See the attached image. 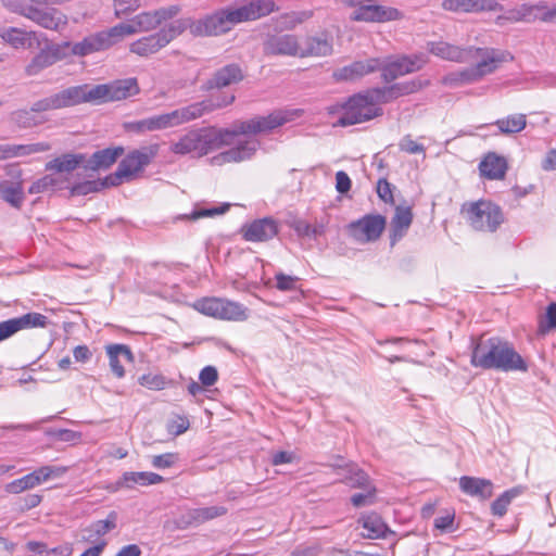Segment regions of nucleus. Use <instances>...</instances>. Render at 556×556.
I'll return each instance as SVG.
<instances>
[{"label":"nucleus","mask_w":556,"mask_h":556,"mask_svg":"<svg viewBox=\"0 0 556 556\" xmlns=\"http://www.w3.org/2000/svg\"><path fill=\"white\" fill-rule=\"evenodd\" d=\"M271 0H250L238 7L218 10L203 18H179L184 31L189 29L193 36H217L229 31L235 25L254 21L274 11Z\"/></svg>","instance_id":"1"},{"label":"nucleus","mask_w":556,"mask_h":556,"mask_svg":"<svg viewBox=\"0 0 556 556\" xmlns=\"http://www.w3.org/2000/svg\"><path fill=\"white\" fill-rule=\"evenodd\" d=\"M471 365L502 371H527L528 365L510 343L497 337L479 339L471 354Z\"/></svg>","instance_id":"2"},{"label":"nucleus","mask_w":556,"mask_h":556,"mask_svg":"<svg viewBox=\"0 0 556 556\" xmlns=\"http://www.w3.org/2000/svg\"><path fill=\"white\" fill-rule=\"evenodd\" d=\"M479 53L469 63H475L473 66L451 73L442 78V84L445 86H460L471 84L480 80L484 76L493 73L498 66L511 60L508 52H504L491 48H478Z\"/></svg>","instance_id":"3"},{"label":"nucleus","mask_w":556,"mask_h":556,"mask_svg":"<svg viewBox=\"0 0 556 556\" xmlns=\"http://www.w3.org/2000/svg\"><path fill=\"white\" fill-rule=\"evenodd\" d=\"M227 132H219L217 127H202L187 131L175 142L170 143L169 150L174 154L204 156L214 150L223 148Z\"/></svg>","instance_id":"4"},{"label":"nucleus","mask_w":556,"mask_h":556,"mask_svg":"<svg viewBox=\"0 0 556 556\" xmlns=\"http://www.w3.org/2000/svg\"><path fill=\"white\" fill-rule=\"evenodd\" d=\"M236 100L235 94L225 93L218 97H211L210 99L191 103L170 112L159 114L161 119V127L163 130L168 128L178 127L186 123L200 118L206 113L223 109L232 104Z\"/></svg>","instance_id":"5"},{"label":"nucleus","mask_w":556,"mask_h":556,"mask_svg":"<svg viewBox=\"0 0 556 556\" xmlns=\"http://www.w3.org/2000/svg\"><path fill=\"white\" fill-rule=\"evenodd\" d=\"M159 148V144L154 143L129 152L121 161L116 172L105 178L104 184L118 186L123 181L132 180L156 156Z\"/></svg>","instance_id":"6"},{"label":"nucleus","mask_w":556,"mask_h":556,"mask_svg":"<svg viewBox=\"0 0 556 556\" xmlns=\"http://www.w3.org/2000/svg\"><path fill=\"white\" fill-rule=\"evenodd\" d=\"M382 115V109L377 106L369 90L349 98L342 105V114L337 125L346 127L361 124Z\"/></svg>","instance_id":"7"},{"label":"nucleus","mask_w":556,"mask_h":556,"mask_svg":"<svg viewBox=\"0 0 556 556\" xmlns=\"http://www.w3.org/2000/svg\"><path fill=\"white\" fill-rule=\"evenodd\" d=\"M84 87V102H111L121 101L139 93L140 88L137 78L129 77L116 79L109 84L97 85L92 88Z\"/></svg>","instance_id":"8"},{"label":"nucleus","mask_w":556,"mask_h":556,"mask_svg":"<svg viewBox=\"0 0 556 556\" xmlns=\"http://www.w3.org/2000/svg\"><path fill=\"white\" fill-rule=\"evenodd\" d=\"M184 33V24L176 20L157 33L141 37L129 45V51L141 58L156 54Z\"/></svg>","instance_id":"9"},{"label":"nucleus","mask_w":556,"mask_h":556,"mask_svg":"<svg viewBox=\"0 0 556 556\" xmlns=\"http://www.w3.org/2000/svg\"><path fill=\"white\" fill-rule=\"evenodd\" d=\"M342 3L354 9L351 14L353 21L384 23L403 17L397 9L378 4L375 0H342Z\"/></svg>","instance_id":"10"},{"label":"nucleus","mask_w":556,"mask_h":556,"mask_svg":"<svg viewBox=\"0 0 556 556\" xmlns=\"http://www.w3.org/2000/svg\"><path fill=\"white\" fill-rule=\"evenodd\" d=\"M193 307L201 314L224 320H245L247 308L240 303L220 298H203L194 302Z\"/></svg>","instance_id":"11"},{"label":"nucleus","mask_w":556,"mask_h":556,"mask_svg":"<svg viewBox=\"0 0 556 556\" xmlns=\"http://www.w3.org/2000/svg\"><path fill=\"white\" fill-rule=\"evenodd\" d=\"M467 214L471 227L479 231L493 232L504 222L500 206L488 201L470 204Z\"/></svg>","instance_id":"12"},{"label":"nucleus","mask_w":556,"mask_h":556,"mask_svg":"<svg viewBox=\"0 0 556 556\" xmlns=\"http://www.w3.org/2000/svg\"><path fill=\"white\" fill-rule=\"evenodd\" d=\"M84 87L76 86L64 89L33 103L31 111L42 113L52 110H60L84 102Z\"/></svg>","instance_id":"13"},{"label":"nucleus","mask_w":556,"mask_h":556,"mask_svg":"<svg viewBox=\"0 0 556 556\" xmlns=\"http://www.w3.org/2000/svg\"><path fill=\"white\" fill-rule=\"evenodd\" d=\"M84 87L76 86L64 89L33 103L31 111L42 113L52 110H60L84 102Z\"/></svg>","instance_id":"14"},{"label":"nucleus","mask_w":556,"mask_h":556,"mask_svg":"<svg viewBox=\"0 0 556 556\" xmlns=\"http://www.w3.org/2000/svg\"><path fill=\"white\" fill-rule=\"evenodd\" d=\"M386 228V218L381 215H366L349 225L350 235L361 243L379 239Z\"/></svg>","instance_id":"15"},{"label":"nucleus","mask_w":556,"mask_h":556,"mask_svg":"<svg viewBox=\"0 0 556 556\" xmlns=\"http://www.w3.org/2000/svg\"><path fill=\"white\" fill-rule=\"evenodd\" d=\"M425 63L426 61L420 56H401L389 62L380 60L378 71H381L382 79L390 83L401 76L419 71Z\"/></svg>","instance_id":"16"},{"label":"nucleus","mask_w":556,"mask_h":556,"mask_svg":"<svg viewBox=\"0 0 556 556\" xmlns=\"http://www.w3.org/2000/svg\"><path fill=\"white\" fill-rule=\"evenodd\" d=\"M62 45V49L66 51V58L68 56H87L96 52L104 51L110 47V42L106 39L104 31H99L85 37L79 42L65 41Z\"/></svg>","instance_id":"17"},{"label":"nucleus","mask_w":556,"mask_h":556,"mask_svg":"<svg viewBox=\"0 0 556 556\" xmlns=\"http://www.w3.org/2000/svg\"><path fill=\"white\" fill-rule=\"evenodd\" d=\"M266 55L301 58V45L295 35L277 34L269 36L263 47Z\"/></svg>","instance_id":"18"},{"label":"nucleus","mask_w":556,"mask_h":556,"mask_svg":"<svg viewBox=\"0 0 556 556\" xmlns=\"http://www.w3.org/2000/svg\"><path fill=\"white\" fill-rule=\"evenodd\" d=\"M475 47H458L446 41H432L428 43V51L446 61L456 63H469L475 54L479 53Z\"/></svg>","instance_id":"19"},{"label":"nucleus","mask_w":556,"mask_h":556,"mask_svg":"<svg viewBox=\"0 0 556 556\" xmlns=\"http://www.w3.org/2000/svg\"><path fill=\"white\" fill-rule=\"evenodd\" d=\"M179 12V8L172 5L168 8H161L151 12H143L134 16L130 22L136 34L147 33L156 29L163 22L173 18Z\"/></svg>","instance_id":"20"},{"label":"nucleus","mask_w":556,"mask_h":556,"mask_svg":"<svg viewBox=\"0 0 556 556\" xmlns=\"http://www.w3.org/2000/svg\"><path fill=\"white\" fill-rule=\"evenodd\" d=\"M48 325V317L40 313H27L23 316L0 323V342L10 338L20 330Z\"/></svg>","instance_id":"21"},{"label":"nucleus","mask_w":556,"mask_h":556,"mask_svg":"<svg viewBox=\"0 0 556 556\" xmlns=\"http://www.w3.org/2000/svg\"><path fill=\"white\" fill-rule=\"evenodd\" d=\"M260 148V142L254 139L244 140L238 143L236 147L220 152L217 155H214L210 162L214 166H222L226 163H237L242 162L252 157L257 149Z\"/></svg>","instance_id":"22"},{"label":"nucleus","mask_w":556,"mask_h":556,"mask_svg":"<svg viewBox=\"0 0 556 556\" xmlns=\"http://www.w3.org/2000/svg\"><path fill=\"white\" fill-rule=\"evenodd\" d=\"M22 14L47 29L59 30L67 24L66 15L55 9L29 7Z\"/></svg>","instance_id":"23"},{"label":"nucleus","mask_w":556,"mask_h":556,"mask_svg":"<svg viewBox=\"0 0 556 556\" xmlns=\"http://www.w3.org/2000/svg\"><path fill=\"white\" fill-rule=\"evenodd\" d=\"M65 58L66 51L62 49V45H58L50 49H42L25 66V75L28 77L37 76L43 70Z\"/></svg>","instance_id":"24"},{"label":"nucleus","mask_w":556,"mask_h":556,"mask_svg":"<svg viewBox=\"0 0 556 556\" xmlns=\"http://www.w3.org/2000/svg\"><path fill=\"white\" fill-rule=\"evenodd\" d=\"M244 74L237 64H228L217 70L201 87L204 91L222 89L243 80Z\"/></svg>","instance_id":"25"},{"label":"nucleus","mask_w":556,"mask_h":556,"mask_svg":"<svg viewBox=\"0 0 556 556\" xmlns=\"http://www.w3.org/2000/svg\"><path fill=\"white\" fill-rule=\"evenodd\" d=\"M247 241L262 242L273 239L278 233V225L275 219L265 217L245 224L241 228Z\"/></svg>","instance_id":"26"},{"label":"nucleus","mask_w":556,"mask_h":556,"mask_svg":"<svg viewBox=\"0 0 556 556\" xmlns=\"http://www.w3.org/2000/svg\"><path fill=\"white\" fill-rule=\"evenodd\" d=\"M442 8L452 12L479 13L503 10L496 0H443Z\"/></svg>","instance_id":"27"},{"label":"nucleus","mask_w":556,"mask_h":556,"mask_svg":"<svg viewBox=\"0 0 556 556\" xmlns=\"http://www.w3.org/2000/svg\"><path fill=\"white\" fill-rule=\"evenodd\" d=\"M226 514L227 508L224 506L193 508L182 514L179 522L184 527L198 526L214 518L222 517Z\"/></svg>","instance_id":"28"},{"label":"nucleus","mask_w":556,"mask_h":556,"mask_svg":"<svg viewBox=\"0 0 556 556\" xmlns=\"http://www.w3.org/2000/svg\"><path fill=\"white\" fill-rule=\"evenodd\" d=\"M380 59H368L365 61H356L344 66L334 73L338 80H354L369 73L378 71Z\"/></svg>","instance_id":"29"},{"label":"nucleus","mask_w":556,"mask_h":556,"mask_svg":"<svg viewBox=\"0 0 556 556\" xmlns=\"http://www.w3.org/2000/svg\"><path fill=\"white\" fill-rule=\"evenodd\" d=\"M332 37L328 34L307 37L304 47L301 46V58L327 56L332 53Z\"/></svg>","instance_id":"30"},{"label":"nucleus","mask_w":556,"mask_h":556,"mask_svg":"<svg viewBox=\"0 0 556 556\" xmlns=\"http://www.w3.org/2000/svg\"><path fill=\"white\" fill-rule=\"evenodd\" d=\"M460 490L470 496L486 501L493 494V483L488 479L464 476L459 479Z\"/></svg>","instance_id":"31"},{"label":"nucleus","mask_w":556,"mask_h":556,"mask_svg":"<svg viewBox=\"0 0 556 556\" xmlns=\"http://www.w3.org/2000/svg\"><path fill=\"white\" fill-rule=\"evenodd\" d=\"M124 154L123 147L106 148L96 151L84 164L85 169L99 170L106 169L113 165L116 160Z\"/></svg>","instance_id":"32"},{"label":"nucleus","mask_w":556,"mask_h":556,"mask_svg":"<svg viewBox=\"0 0 556 556\" xmlns=\"http://www.w3.org/2000/svg\"><path fill=\"white\" fill-rule=\"evenodd\" d=\"M164 481V478L155 472L147 471H126L116 481L117 489H132L136 484L147 486L159 484Z\"/></svg>","instance_id":"33"},{"label":"nucleus","mask_w":556,"mask_h":556,"mask_svg":"<svg viewBox=\"0 0 556 556\" xmlns=\"http://www.w3.org/2000/svg\"><path fill=\"white\" fill-rule=\"evenodd\" d=\"M298 116L299 111L296 110H277L266 116H257L260 131L261 134H269Z\"/></svg>","instance_id":"34"},{"label":"nucleus","mask_w":556,"mask_h":556,"mask_svg":"<svg viewBox=\"0 0 556 556\" xmlns=\"http://www.w3.org/2000/svg\"><path fill=\"white\" fill-rule=\"evenodd\" d=\"M0 199L15 210H21L25 202V192L22 180L0 181Z\"/></svg>","instance_id":"35"},{"label":"nucleus","mask_w":556,"mask_h":556,"mask_svg":"<svg viewBox=\"0 0 556 556\" xmlns=\"http://www.w3.org/2000/svg\"><path fill=\"white\" fill-rule=\"evenodd\" d=\"M413 222V212L408 206H396L391 219V242L395 243L408 230Z\"/></svg>","instance_id":"36"},{"label":"nucleus","mask_w":556,"mask_h":556,"mask_svg":"<svg viewBox=\"0 0 556 556\" xmlns=\"http://www.w3.org/2000/svg\"><path fill=\"white\" fill-rule=\"evenodd\" d=\"M86 163V156L84 154L65 153L59 157L49 161L46 164V170L54 172L58 174L72 173L78 166Z\"/></svg>","instance_id":"37"},{"label":"nucleus","mask_w":556,"mask_h":556,"mask_svg":"<svg viewBox=\"0 0 556 556\" xmlns=\"http://www.w3.org/2000/svg\"><path fill=\"white\" fill-rule=\"evenodd\" d=\"M219 132L224 134L227 132L224 140L225 143H223V147H228L233 143L235 137L239 135H258L260 131V125L257 116L247 119V121H237L233 123L232 128H218Z\"/></svg>","instance_id":"38"},{"label":"nucleus","mask_w":556,"mask_h":556,"mask_svg":"<svg viewBox=\"0 0 556 556\" xmlns=\"http://www.w3.org/2000/svg\"><path fill=\"white\" fill-rule=\"evenodd\" d=\"M0 37L15 49L30 48L36 40L35 33L16 27H2L0 29Z\"/></svg>","instance_id":"39"},{"label":"nucleus","mask_w":556,"mask_h":556,"mask_svg":"<svg viewBox=\"0 0 556 556\" xmlns=\"http://www.w3.org/2000/svg\"><path fill=\"white\" fill-rule=\"evenodd\" d=\"M479 169L488 179H503L507 170L505 157L489 153L480 163Z\"/></svg>","instance_id":"40"},{"label":"nucleus","mask_w":556,"mask_h":556,"mask_svg":"<svg viewBox=\"0 0 556 556\" xmlns=\"http://www.w3.org/2000/svg\"><path fill=\"white\" fill-rule=\"evenodd\" d=\"M358 522L366 530V532L363 533V535L365 538H369V539L386 538L388 532H390L386 522L376 513H370L368 515H364L358 520Z\"/></svg>","instance_id":"41"},{"label":"nucleus","mask_w":556,"mask_h":556,"mask_svg":"<svg viewBox=\"0 0 556 556\" xmlns=\"http://www.w3.org/2000/svg\"><path fill=\"white\" fill-rule=\"evenodd\" d=\"M106 353L110 361V367L113 374L117 378L124 377L125 370L118 358L119 356H124L129 362H131L134 356L130 349L124 344H111L106 346Z\"/></svg>","instance_id":"42"},{"label":"nucleus","mask_w":556,"mask_h":556,"mask_svg":"<svg viewBox=\"0 0 556 556\" xmlns=\"http://www.w3.org/2000/svg\"><path fill=\"white\" fill-rule=\"evenodd\" d=\"M66 181L61 175L48 174L31 184L28 193L37 194L61 189Z\"/></svg>","instance_id":"43"},{"label":"nucleus","mask_w":556,"mask_h":556,"mask_svg":"<svg viewBox=\"0 0 556 556\" xmlns=\"http://www.w3.org/2000/svg\"><path fill=\"white\" fill-rule=\"evenodd\" d=\"M498 130L503 135H514L522 131L527 126V116L525 114H513L495 122Z\"/></svg>","instance_id":"44"},{"label":"nucleus","mask_w":556,"mask_h":556,"mask_svg":"<svg viewBox=\"0 0 556 556\" xmlns=\"http://www.w3.org/2000/svg\"><path fill=\"white\" fill-rule=\"evenodd\" d=\"M116 528V515L115 513H111L109 517L104 520H98L91 523L88 528L85 529V532L88 535L83 539L87 542H92L97 538L103 536L109 533L111 530Z\"/></svg>","instance_id":"45"},{"label":"nucleus","mask_w":556,"mask_h":556,"mask_svg":"<svg viewBox=\"0 0 556 556\" xmlns=\"http://www.w3.org/2000/svg\"><path fill=\"white\" fill-rule=\"evenodd\" d=\"M51 144L46 141L28 144H10V157H23L31 154L45 153L51 150Z\"/></svg>","instance_id":"46"},{"label":"nucleus","mask_w":556,"mask_h":556,"mask_svg":"<svg viewBox=\"0 0 556 556\" xmlns=\"http://www.w3.org/2000/svg\"><path fill=\"white\" fill-rule=\"evenodd\" d=\"M10 122L22 129L33 128L42 123V121L34 114L31 109H20L13 111L10 114Z\"/></svg>","instance_id":"47"},{"label":"nucleus","mask_w":556,"mask_h":556,"mask_svg":"<svg viewBox=\"0 0 556 556\" xmlns=\"http://www.w3.org/2000/svg\"><path fill=\"white\" fill-rule=\"evenodd\" d=\"M126 129L138 134L163 130L161 127V119L159 114L140 121L128 123L126 124Z\"/></svg>","instance_id":"48"},{"label":"nucleus","mask_w":556,"mask_h":556,"mask_svg":"<svg viewBox=\"0 0 556 556\" xmlns=\"http://www.w3.org/2000/svg\"><path fill=\"white\" fill-rule=\"evenodd\" d=\"M106 39L110 42V47L121 41L124 37L136 34V28L132 27L130 20L124 23H119L108 30H103Z\"/></svg>","instance_id":"49"},{"label":"nucleus","mask_w":556,"mask_h":556,"mask_svg":"<svg viewBox=\"0 0 556 556\" xmlns=\"http://www.w3.org/2000/svg\"><path fill=\"white\" fill-rule=\"evenodd\" d=\"M36 477L31 472L4 485L9 494H20L37 486Z\"/></svg>","instance_id":"50"},{"label":"nucleus","mask_w":556,"mask_h":556,"mask_svg":"<svg viewBox=\"0 0 556 556\" xmlns=\"http://www.w3.org/2000/svg\"><path fill=\"white\" fill-rule=\"evenodd\" d=\"M521 10L523 23H534L536 21L543 22L545 1H540L535 4L523 3L521 4Z\"/></svg>","instance_id":"51"},{"label":"nucleus","mask_w":556,"mask_h":556,"mask_svg":"<svg viewBox=\"0 0 556 556\" xmlns=\"http://www.w3.org/2000/svg\"><path fill=\"white\" fill-rule=\"evenodd\" d=\"M138 383L149 390H164L169 380L161 374H144L138 378Z\"/></svg>","instance_id":"52"},{"label":"nucleus","mask_w":556,"mask_h":556,"mask_svg":"<svg viewBox=\"0 0 556 556\" xmlns=\"http://www.w3.org/2000/svg\"><path fill=\"white\" fill-rule=\"evenodd\" d=\"M67 467L64 466H42L34 470L31 473L36 477L37 485L48 481L51 478H60L67 472Z\"/></svg>","instance_id":"53"},{"label":"nucleus","mask_w":556,"mask_h":556,"mask_svg":"<svg viewBox=\"0 0 556 556\" xmlns=\"http://www.w3.org/2000/svg\"><path fill=\"white\" fill-rule=\"evenodd\" d=\"M518 494L516 489L505 491L500 497H497L491 505V510L494 516L503 517L511 500Z\"/></svg>","instance_id":"54"},{"label":"nucleus","mask_w":556,"mask_h":556,"mask_svg":"<svg viewBox=\"0 0 556 556\" xmlns=\"http://www.w3.org/2000/svg\"><path fill=\"white\" fill-rule=\"evenodd\" d=\"M369 92L372 96V99L376 102L377 106H379V104L382 103H389L399 98L395 85L382 88H372L369 89Z\"/></svg>","instance_id":"55"},{"label":"nucleus","mask_w":556,"mask_h":556,"mask_svg":"<svg viewBox=\"0 0 556 556\" xmlns=\"http://www.w3.org/2000/svg\"><path fill=\"white\" fill-rule=\"evenodd\" d=\"M394 85H395V88L397 91V97L400 98V97L412 94V93H415V92L421 90L424 87L429 85V80H422L421 78H414L412 80L397 83Z\"/></svg>","instance_id":"56"},{"label":"nucleus","mask_w":556,"mask_h":556,"mask_svg":"<svg viewBox=\"0 0 556 556\" xmlns=\"http://www.w3.org/2000/svg\"><path fill=\"white\" fill-rule=\"evenodd\" d=\"M229 204H224L222 206H216L213 208H201L194 210L190 215H182L180 218H186L190 220H197L203 217H213L215 215L224 214L228 211Z\"/></svg>","instance_id":"57"},{"label":"nucleus","mask_w":556,"mask_h":556,"mask_svg":"<svg viewBox=\"0 0 556 556\" xmlns=\"http://www.w3.org/2000/svg\"><path fill=\"white\" fill-rule=\"evenodd\" d=\"M344 482L352 488L366 489L372 486L368 476L359 469L351 471L350 475L344 478Z\"/></svg>","instance_id":"58"},{"label":"nucleus","mask_w":556,"mask_h":556,"mask_svg":"<svg viewBox=\"0 0 556 556\" xmlns=\"http://www.w3.org/2000/svg\"><path fill=\"white\" fill-rule=\"evenodd\" d=\"M366 492L354 494L351 497V502L355 507H363L371 505L375 502L376 488L368 486L365 489Z\"/></svg>","instance_id":"59"},{"label":"nucleus","mask_w":556,"mask_h":556,"mask_svg":"<svg viewBox=\"0 0 556 556\" xmlns=\"http://www.w3.org/2000/svg\"><path fill=\"white\" fill-rule=\"evenodd\" d=\"M556 328V303H551L546 308L544 319L540 323L542 332Z\"/></svg>","instance_id":"60"},{"label":"nucleus","mask_w":556,"mask_h":556,"mask_svg":"<svg viewBox=\"0 0 556 556\" xmlns=\"http://www.w3.org/2000/svg\"><path fill=\"white\" fill-rule=\"evenodd\" d=\"M178 460L177 454L165 453L152 457V466L159 469L169 468Z\"/></svg>","instance_id":"61"},{"label":"nucleus","mask_w":556,"mask_h":556,"mask_svg":"<svg viewBox=\"0 0 556 556\" xmlns=\"http://www.w3.org/2000/svg\"><path fill=\"white\" fill-rule=\"evenodd\" d=\"M313 16L312 10H303L299 12H292L286 15L287 26L290 28L295 27L299 24L304 23Z\"/></svg>","instance_id":"62"},{"label":"nucleus","mask_w":556,"mask_h":556,"mask_svg":"<svg viewBox=\"0 0 556 556\" xmlns=\"http://www.w3.org/2000/svg\"><path fill=\"white\" fill-rule=\"evenodd\" d=\"M299 278L279 273L276 275V287L281 291L295 290Z\"/></svg>","instance_id":"63"},{"label":"nucleus","mask_w":556,"mask_h":556,"mask_svg":"<svg viewBox=\"0 0 556 556\" xmlns=\"http://www.w3.org/2000/svg\"><path fill=\"white\" fill-rule=\"evenodd\" d=\"M199 379L203 387H211L216 383L218 371L214 366H206L200 371Z\"/></svg>","instance_id":"64"}]
</instances>
